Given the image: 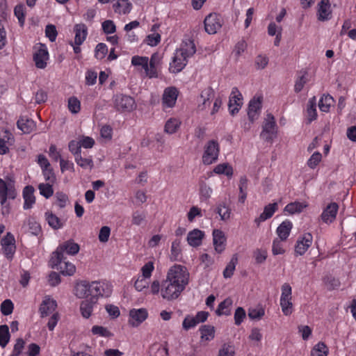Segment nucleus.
<instances>
[{
    "mask_svg": "<svg viewBox=\"0 0 356 356\" xmlns=\"http://www.w3.org/2000/svg\"><path fill=\"white\" fill-rule=\"evenodd\" d=\"M235 351L232 346L229 344H223L219 350L218 356H234Z\"/></svg>",
    "mask_w": 356,
    "mask_h": 356,
    "instance_id": "nucleus-57",
    "label": "nucleus"
},
{
    "mask_svg": "<svg viewBox=\"0 0 356 356\" xmlns=\"http://www.w3.org/2000/svg\"><path fill=\"white\" fill-rule=\"evenodd\" d=\"M220 154V145L216 140H209L204 146L202 162L204 165H211L216 162Z\"/></svg>",
    "mask_w": 356,
    "mask_h": 356,
    "instance_id": "nucleus-3",
    "label": "nucleus"
},
{
    "mask_svg": "<svg viewBox=\"0 0 356 356\" xmlns=\"http://www.w3.org/2000/svg\"><path fill=\"white\" fill-rule=\"evenodd\" d=\"M97 300L95 298H90L89 299L81 301L80 304V312L82 316L85 318H88L97 306Z\"/></svg>",
    "mask_w": 356,
    "mask_h": 356,
    "instance_id": "nucleus-14",
    "label": "nucleus"
},
{
    "mask_svg": "<svg viewBox=\"0 0 356 356\" xmlns=\"http://www.w3.org/2000/svg\"><path fill=\"white\" fill-rule=\"evenodd\" d=\"M108 53V48L106 44L99 43L95 51V56L96 58L102 60L103 59Z\"/></svg>",
    "mask_w": 356,
    "mask_h": 356,
    "instance_id": "nucleus-48",
    "label": "nucleus"
},
{
    "mask_svg": "<svg viewBox=\"0 0 356 356\" xmlns=\"http://www.w3.org/2000/svg\"><path fill=\"white\" fill-rule=\"evenodd\" d=\"M10 338L9 327L7 325H0V346L5 348Z\"/></svg>",
    "mask_w": 356,
    "mask_h": 356,
    "instance_id": "nucleus-36",
    "label": "nucleus"
},
{
    "mask_svg": "<svg viewBox=\"0 0 356 356\" xmlns=\"http://www.w3.org/2000/svg\"><path fill=\"white\" fill-rule=\"evenodd\" d=\"M113 8L115 13L127 14L130 13L132 5L129 0H118Z\"/></svg>",
    "mask_w": 356,
    "mask_h": 356,
    "instance_id": "nucleus-29",
    "label": "nucleus"
},
{
    "mask_svg": "<svg viewBox=\"0 0 356 356\" xmlns=\"http://www.w3.org/2000/svg\"><path fill=\"white\" fill-rule=\"evenodd\" d=\"M226 237L223 232L220 229L213 231V243L215 250L218 253H221L225 248Z\"/></svg>",
    "mask_w": 356,
    "mask_h": 356,
    "instance_id": "nucleus-13",
    "label": "nucleus"
},
{
    "mask_svg": "<svg viewBox=\"0 0 356 356\" xmlns=\"http://www.w3.org/2000/svg\"><path fill=\"white\" fill-rule=\"evenodd\" d=\"M199 331L201 334L202 339H204L207 341H209L214 337V327L210 325H202L200 327Z\"/></svg>",
    "mask_w": 356,
    "mask_h": 356,
    "instance_id": "nucleus-37",
    "label": "nucleus"
},
{
    "mask_svg": "<svg viewBox=\"0 0 356 356\" xmlns=\"http://www.w3.org/2000/svg\"><path fill=\"white\" fill-rule=\"evenodd\" d=\"M330 3L329 0H321L318 3V19L320 21L328 20L331 15Z\"/></svg>",
    "mask_w": 356,
    "mask_h": 356,
    "instance_id": "nucleus-24",
    "label": "nucleus"
},
{
    "mask_svg": "<svg viewBox=\"0 0 356 356\" xmlns=\"http://www.w3.org/2000/svg\"><path fill=\"white\" fill-rule=\"evenodd\" d=\"M148 316L147 310L145 308L132 309L129 311V324L132 327H138Z\"/></svg>",
    "mask_w": 356,
    "mask_h": 356,
    "instance_id": "nucleus-9",
    "label": "nucleus"
},
{
    "mask_svg": "<svg viewBox=\"0 0 356 356\" xmlns=\"http://www.w3.org/2000/svg\"><path fill=\"white\" fill-rule=\"evenodd\" d=\"M179 127V124L177 120L170 119L168 120L165 125V131L168 134L175 133Z\"/></svg>",
    "mask_w": 356,
    "mask_h": 356,
    "instance_id": "nucleus-58",
    "label": "nucleus"
},
{
    "mask_svg": "<svg viewBox=\"0 0 356 356\" xmlns=\"http://www.w3.org/2000/svg\"><path fill=\"white\" fill-rule=\"evenodd\" d=\"M45 35L51 42H54L58 35L56 26L53 24L47 25L45 28Z\"/></svg>",
    "mask_w": 356,
    "mask_h": 356,
    "instance_id": "nucleus-54",
    "label": "nucleus"
},
{
    "mask_svg": "<svg viewBox=\"0 0 356 356\" xmlns=\"http://www.w3.org/2000/svg\"><path fill=\"white\" fill-rule=\"evenodd\" d=\"M200 195L202 200H207L210 198L212 193V189L209 186L207 183L203 180H200Z\"/></svg>",
    "mask_w": 356,
    "mask_h": 356,
    "instance_id": "nucleus-41",
    "label": "nucleus"
},
{
    "mask_svg": "<svg viewBox=\"0 0 356 356\" xmlns=\"http://www.w3.org/2000/svg\"><path fill=\"white\" fill-rule=\"evenodd\" d=\"M196 51L195 45L193 40H186L183 41L181 47L178 52H180V56L183 58L188 59L192 56Z\"/></svg>",
    "mask_w": 356,
    "mask_h": 356,
    "instance_id": "nucleus-18",
    "label": "nucleus"
},
{
    "mask_svg": "<svg viewBox=\"0 0 356 356\" xmlns=\"http://www.w3.org/2000/svg\"><path fill=\"white\" fill-rule=\"evenodd\" d=\"M328 348L323 342H318L311 350V356H327Z\"/></svg>",
    "mask_w": 356,
    "mask_h": 356,
    "instance_id": "nucleus-39",
    "label": "nucleus"
},
{
    "mask_svg": "<svg viewBox=\"0 0 356 356\" xmlns=\"http://www.w3.org/2000/svg\"><path fill=\"white\" fill-rule=\"evenodd\" d=\"M293 227L292 222L288 220L283 221L277 228V234L279 238L282 241H286L289 236Z\"/></svg>",
    "mask_w": 356,
    "mask_h": 356,
    "instance_id": "nucleus-26",
    "label": "nucleus"
},
{
    "mask_svg": "<svg viewBox=\"0 0 356 356\" xmlns=\"http://www.w3.org/2000/svg\"><path fill=\"white\" fill-rule=\"evenodd\" d=\"M316 97H313L308 101L307 113L308 115V122L310 123L313 120L316 119Z\"/></svg>",
    "mask_w": 356,
    "mask_h": 356,
    "instance_id": "nucleus-32",
    "label": "nucleus"
},
{
    "mask_svg": "<svg viewBox=\"0 0 356 356\" xmlns=\"http://www.w3.org/2000/svg\"><path fill=\"white\" fill-rule=\"evenodd\" d=\"M265 314L264 309L262 307L259 308H251L248 310V316L252 320L261 319Z\"/></svg>",
    "mask_w": 356,
    "mask_h": 356,
    "instance_id": "nucleus-49",
    "label": "nucleus"
},
{
    "mask_svg": "<svg viewBox=\"0 0 356 356\" xmlns=\"http://www.w3.org/2000/svg\"><path fill=\"white\" fill-rule=\"evenodd\" d=\"M56 301L53 299L48 298L43 300L39 309L41 317L49 315L56 309Z\"/></svg>",
    "mask_w": 356,
    "mask_h": 356,
    "instance_id": "nucleus-25",
    "label": "nucleus"
},
{
    "mask_svg": "<svg viewBox=\"0 0 356 356\" xmlns=\"http://www.w3.org/2000/svg\"><path fill=\"white\" fill-rule=\"evenodd\" d=\"M262 97H254L248 104V115L251 122H253L258 117L261 108Z\"/></svg>",
    "mask_w": 356,
    "mask_h": 356,
    "instance_id": "nucleus-11",
    "label": "nucleus"
},
{
    "mask_svg": "<svg viewBox=\"0 0 356 356\" xmlns=\"http://www.w3.org/2000/svg\"><path fill=\"white\" fill-rule=\"evenodd\" d=\"M66 257L64 259H61L60 263L51 262L53 268H56L60 270V273L64 275H72L76 270L75 266L65 261Z\"/></svg>",
    "mask_w": 356,
    "mask_h": 356,
    "instance_id": "nucleus-15",
    "label": "nucleus"
},
{
    "mask_svg": "<svg viewBox=\"0 0 356 356\" xmlns=\"http://www.w3.org/2000/svg\"><path fill=\"white\" fill-rule=\"evenodd\" d=\"M76 163L82 168L92 169L93 167V161L91 157L83 158L81 155L76 156L74 158Z\"/></svg>",
    "mask_w": 356,
    "mask_h": 356,
    "instance_id": "nucleus-42",
    "label": "nucleus"
},
{
    "mask_svg": "<svg viewBox=\"0 0 356 356\" xmlns=\"http://www.w3.org/2000/svg\"><path fill=\"white\" fill-rule=\"evenodd\" d=\"M188 59L183 57H179L176 55L174 56L172 62L170 64L169 70L172 73H178L181 72L186 65Z\"/></svg>",
    "mask_w": 356,
    "mask_h": 356,
    "instance_id": "nucleus-27",
    "label": "nucleus"
},
{
    "mask_svg": "<svg viewBox=\"0 0 356 356\" xmlns=\"http://www.w3.org/2000/svg\"><path fill=\"white\" fill-rule=\"evenodd\" d=\"M114 103L118 111H131L135 108L134 99L130 96L122 94L115 96Z\"/></svg>",
    "mask_w": 356,
    "mask_h": 356,
    "instance_id": "nucleus-5",
    "label": "nucleus"
},
{
    "mask_svg": "<svg viewBox=\"0 0 356 356\" xmlns=\"http://www.w3.org/2000/svg\"><path fill=\"white\" fill-rule=\"evenodd\" d=\"M90 298L109 297L112 293V286L107 282H92L90 283Z\"/></svg>",
    "mask_w": 356,
    "mask_h": 356,
    "instance_id": "nucleus-4",
    "label": "nucleus"
},
{
    "mask_svg": "<svg viewBox=\"0 0 356 356\" xmlns=\"http://www.w3.org/2000/svg\"><path fill=\"white\" fill-rule=\"evenodd\" d=\"M232 305V300L229 298L225 299L219 305L216 311L218 316H229L231 314L229 307Z\"/></svg>",
    "mask_w": 356,
    "mask_h": 356,
    "instance_id": "nucleus-30",
    "label": "nucleus"
},
{
    "mask_svg": "<svg viewBox=\"0 0 356 356\" xmlns=\"http://www.w3.org/2000/svg\"><path fill=\"white\" fill-rule=\"evenodd\" d=\"M80 250V246L72 239L66 241L60 244L56 250L52 253L51 262L60 263L61 259H65L64 252L70 255L76 254Z\"/></svg>",
    "mask_w": 356,
    "mask_h": 356,
    "instance_id": "nucleus-2",
    "label": "nucleus"
},
{
    "mask_svg": "<svg viewBox=\"0 0 356 356\" xmlns=\"http://www.w3.org/2000/svg\"><path fill=\"white\" fill-rule=\"evenodd\" d=\"M214 95L213 90L209 87L204 90L202 91V93L200 95V99H202V102L199 104L198 108L200 110L205 109L207 106H209L211 104L210 99L213 97Z\"/></svg>",
    "mask_w": 356,
    "mask_h": 356,
    "instance_id": "nucleus-28",
    "label": "nucleus"
},
{
    "mask_svg": "<svg viewBox=\"0 0 356 356\" xmlns=\"http://www.w3.org/2000/svg\"><path fill=\"white\" fill-rule=\"evenodd\" d=\"M102 29L106 34H111L115 32L116 26L112 20L107 19L102 23Z\"/></svg>",
    "mask_w": 356,
    "mask_h": 356,
    "instance_id": "nucleus-59",
    "label": "nucleus"
},
{
    "mask_svg": "<svg viewBox=\"0 0 356 356\" xmlns=\"http://www.w3.org/2000/svg\"><path fill=\"white\" fill-rule=\"evenodd\" d=\"M90 283L87 281H81L74 286V295L79 298H84L90 296Z\"/></svg>",
    "mask_w": 356,
    "mask_h": 356,
    "instance_id": "nucleus-23",
    "label": "nucleus"
},
{
    "mask_svg": "<svg viewBox=\"0 0 356 356\" xmlns=\"http://www.w3.org/2000/svg\"><path fill=\"white\" fill-rule=\"evenodd\" d=\"M245 317L246 313L245 309L241 307H237L234 315L235 325H240Z\"/></svg>",
    "mask_w": 356,
    "mask_h": 356,
    "instance_id": "nucleus-50",
    "label": "nucleus"
},
{
    "mask_svg": "<svg viewBox=\"0 0 356 356\" xmlns=\"http://www.w3.org/2000/svg\"><path fill=\"white\" fill-rule=\"evenodd\" d=\"M216 213L220 216L222 220H227L230 217V209L224 203L218 204L216 208Z\"/></svg>",
    "mask_w": 356,
    "mask_h": 356,
    "instance_id": "nucleus-46",
    "label": "nucleus"
},
{
    "mask_svg": "<svg viewBox=\"0 0 356 356\" xmlns=\"http://www.w3.org/2000/svg\"><path fill=\"white\" fill-rule=\"evenodd\" d=\"M13 309L14 305L13 302L9 299L5 300L1 304V312L4 316H8L11 314L13 313Z\"/></svg>",
    "mask_w": 356,
    "mask_h": 356,
    "instance_id": "nucleus-47",
    "label": "nucleus"
},
{
    "mask_svg": "<svg viewBox=\"0 0 356 356\" xmlns=\"http://www.w3.org/2000/svg\"><path fill=\"white\" fill-rule=\"evenodd\" d=\"M154 264L152 261L146 263L141 268L142 276L145 278H149L152 275V273L154 270Z\"/></svg>",
    "mask_w": 356,
    "mask_h": 356,
    "instance_id": "nucleus-62",
    "label": "nucleus"
},
{
    "mask_svg": "<svg viewBox=\"0 0 356 356\" xmlns=\"http://www.w3.org/2000/svg\"><path fill=\"white\" fill-rule=\"evenodd\" d=\"M276 127L275 120L274 116L271 113L267 114V118L266 119V122L263 125L262 131H268V132H276L275 131Z\"/></svg>",
    "mask_w": 356,
    "mask_h": 356,
    "instance_id": "nucleus-43",
    "label": "nucleus"
},
{
    "mask_svg": "<svg viewBox=\"0 0 356 356\" xmlns=\"http://www.w3.org/2000/svg\"><path fill=\"white\" fill-rule=\"evenodd\" d=\"M307 207V204L299 202H294L288 204L285 208L284 211H286L289 213L290 214H294L296 213H300L302 211L303 209Z\"/></svg>",
    "mask_w": 356,
    "mask_h": 356,
    "instance_id": "nucleus-38",
    "label": "nucleus"
},
{
    "mask_svg": "<svg viewBox=\"0 0 356 356\" xmlns=\"http://www.w3.org/2000/svg\"><path fill=\"white\" fill-rule=\"evenodd\" d=\"M277 209L278 204L277 202L266 205L264 209V211L254 220V222L259 226L261 222L270 218Z\"/></svg>",
    "mask_w": 356,
    "mask_h": 356,
    "instance_id": "nucleus-16",
    "label": "nucleus"
},
{
    "mask_svg": "<svg viewBox=\"0 0 356 356\" xmlns=\"http://www.w3.org/2000/svg\"><path fill=\"white\" fill-rule=\"evenodd\" d=\"M322 155L320 152H314L307 161V165L311 168H314L321 161Z\"/></svg>",
    "mask_w": 356,
    "mask_h": 356,
    "instance_id": "nucleus-61",
    "label": "nucleus"
},
{
    "mask_svg": "<svg viewBox=\"0 0 356 356\" xmlns=\"http://www.w3.org/2000/svg\"><path fill=\"white\" fill-rule=\"evenodd\" d=\"M313 237L310 233H305L300 236L295 246V252L296 254L302 255L312 243Z\"/></svg>",
    "mask_w": 356,
    "mask_h": 356,
    "instance_id": "nucleus-10",
    "label": "nucleus"
},
{
    "mask_svg": "<svg viewBox=\"0 0 356 356\" xmlns=\"http://www.w3.org/2000/svg\"><path fill=\"white\" fill-rule=\"evenodd\" d=\"M177 95L178 91L175 88L172 87L166 88L163 97V104L168 107H172L175 104Z\"/></svg>",
    "mask_w": 356,
    "mask_h": 356,
    "instance_id": "nucleus-22",
    "label": "nucleus"
},
{
    "mask_svg": "<svg viewBox=\"0 0 356 356\" xmlns=\"http://www.w3.org/2000/svg\"><path fill=\"white\" fill-rule=\"evenodd\" d=\"M74 31L75 32L74 44L81 45L88 34L87 26L84 24H77L74 26Z\"/></svg>",
    "mask_w": 356,
    "mask_h": 356,
    "instance_id": "nucleus-21",
    "label": "nucleus"
},
{
    "mask_svg": "<svg viewBox=\"0 0 356 356\" xmlns=\"http://www.w3.org/2000/svg\"><path fill=\"white\" fill-rule=\"evenodd\" d=\"M204 236V232L198 229H195L188 234L187 241L191 246L197 247L201 245Z\"/></svg>",
    "mask_w": 356,
    "mask_h": 356,
    "instance_id": "nucleus-20",
    "label": "nucleus"
},
{
    "mask_svg": "<svg viewBox=\"0 0 356 356\" xmlns=\"http://www.w3.org/2000/svg\"><path fill=\"white\" fill-rule=\"evenodd\" d=\"M46 220L49 225L54 229H58L63 227V222L55 214L49 212L45 213Z\"/></svg>",
    "mask_w": 356,
    "mask_h": 356,
    "instance_id": "nucleus-31",
    "label": "nucleus"
},
{
    "mask_svg": "<svg viewBox=\"0 0 356 356\" xmlns=\"http://www.w3.org/2000/svg\"><path fill=\"white\" fill-rule=\"evenodd\" d=\"M18 129H19L24 134H30L35 128V122L26 117H20L17 122Z\"/></svg>",
    "mask_w": 356,
    "mask_h": 356,
    "instance_id": "nucleus-19",
    "label": "nucleus"
},
{
    "mask_svg": "<svg viewBox=\"0 0 356 356\" xmlns=\"http://www.w3.org/2000/svg\"><path fill=\"white\" fill-rule=\"evenodd\" d=\"M334 102V98L331 95H323L318 102V107L321 111L327 113Z\"/></svg>",
    "mask_w": 356,
    "mask_h": 356,
    "instance_id": "nucleus-33",
    "label": "nucleus"
},
{
    "mask_svg": "<svg viewBox=\"0 0 356 356\" xmlns=\"http://www.w3.org/2000/svg\"><path fill=\"white\" fill-rule=\"evenodd\" d=\"M38 45V49L33 54V60L37 68L44 69L47 66L49 53L45 44L39 43Z\"/></svg>",
    "mask_w": 356,
    "mask_h": 356,
    "instance_id": "nucleus-7",
    "label": "nucleus"
},
{
    "mask_svg": "<svg viewBox=\"0 0 356 356\" xmlns=\"http://www.w3.org/2000/svg\"><path fill=\"white\" fill-rule=\"evenodd\" d=\"M213 172L216 174L222 175L224 174L227 177H231L233 175V168L228 163H220L217 165L214 169Z\"/></svg>",
    "mask_w": 356,
    "mask_h": 356,
    "instance_id": "nucleus-40",
    "label": "nucleus"
},
{
    "mask_svg": "<svg viewBox=\"0 0 356 356\" xmlns=\"http://www.w3.org/2000/svg\"><path fill=\"white\" fill-rule=\"evenodd\" d=\"M91 331L93 334L99 335L104 337H110L113 335L111 332L106 327L99 325H94L92 327Z\"/></svg>",
    "mask_w": 356,
    "mask_h": 356,
    "instance_id": "nucleus-52",
    "label": "nucleus"
},
{
    "mask_svg": "<svg viewBox=\"0 0 356 356\" xmlns=\"http://www.w3.org/2000/svg\"><path fill=\"white\" fill-rule=\"evenodd\" d=\"M53 184H40L38 186V188L40 190V193L44 196V197L49 198L54 194V190L52 188Z\"/></svg>",
    "mask_w": 356,
    "mask_h": 356,
    "instance_id": "nucleus-44",
    "label": "nucleus"
},
{
    "mask_svg": "<svg viewBox=\"0 0 356 356\" xmlns=\"http://www.w3.org/2000/svg\"><path fill=\"white\" fill-rule=\"evenodd\" d=\"M339 206L336 202L329 204L321 215V220L325 223L332 222L338 211Z\"/></svg>",
    "mask_w": 356,
    "mask_h": 356,
    "instance_id": "nucleus-12",
    "label": "nucleus"
},
{
    "mask_svg": "<svg viewBox=\"0 0 356 356\" xmlns=\"http://www.w3.org/2000/svg\"><path fill=\"white\" fill-rule=\"evenodd\" d=\"M81 104L75 97H71L68 99V108L72 113H77L80 111Z\"/></svg>",
    "mask_w": 356,
    "mask_h": 356,
    "instance_id": "nucleus-51",
    "label": "nucleus"
},
{
    "mask_svg": "<svg viewBox=\"0 0 356 356\" xmlns=\"http://www.w3.org/2000/svg\"><path fill=\"white\" fill-rule=\"evenodd\" d=\"M24 8L22 4H18L14 8L15 15L17 17L21 26L24 25L25 21Z\"/></svg>",
    "mask_w": 356,
    "mask_h": 356,
    "instance_id": "nucleus-56",
    "label": "nucleus"
},
{
    "mask_svg": "<svg viewBox=\"0 0 356 356\" xmlns=\"http://www.w3.org/2000/svg\"><path fill=\"white\" fill-rule=\"evenodd\" d=\"M145 213L139 211H136L132 214V223L136 225H140L145 219Z\"/></svg>",
    "mask_w": 356,
    "mask_h": 356,
    "instance_id": "nucleus-64",
    "label": "nucleus"
},
{
    "mask_svg": "<svg viewBox=\"0 0 356 356\" xmlns=\"http://www.w3.org/2000/svg\"><path fill=\"white\" fill-rule=\"evenodd\" d=\"M159 63V56L157 54H153L151 56L149 64V76L150 78L152 77H156L157 76V72L156 70V66L157 63Z\"/></svg>",
    "mask_w": 356,
    "mask_h": 356,
    "instance_id": "nucleus-45",
    "label": "nucleus"
},
{
    "mask_svg": "<svg viewBox=\"0 0 356 356\" xmlns=\"http://www.w3.org/2000/svg\"><path fill=\"white\" fill-rule=\"evenodd\" d=\"M69 150L74 155H81V144L79 141L71 140L68 144Z\"/></svg>",
    "mask_w": 356,
    "mask_h": 356,
    "instance_id": "nucleus-63",
    "label": "nucleus"
},
{
    "mask_svg": "<svg viewBox=\"0 0 356 356\" xmlns=\"http://www.w3.org/2000/svg\"><path fill=\"white\" fill-rule=\"evenodd\" d=\"M282 241L280 238L274 239L272 247V252L274 255L282 254L284 252Z\"/></svg>",
    "mask_w": 356,
    "mask_h": 356,
    "instance_id": "nucleus-60",
    "label": "nucleus"
},
{
    "mask_svg": "<svg viewBox=\"0 0 356 356\" xmlns=\"http://www.w3.org/2000/svg\"><path fill=\"white\" fill-rule=\"evenodd\" d=\"M188 282V274L183 270L181 266L175 265L171 267L168 272L166 280L161 284L162 298L167 300L177 299Z\"/></svg>",
    "mask_w": 356,
    "mask_h": 356,
    "instance_id": "nucleus-1",
    "label": "nucleus"
},
{
    "mask_svg": "<svg viewBox=\"0 0 356 356\" xmlns=\"http://www.w3.org/2000/svg\"><path fill=\"white\" fill-rule=\"evenodd\" d=\"M181 241L179 239H175L172 243L171 250H170V259L172 261H179L181 257V247H180Z\"/></svg>",
    "mask_w": 356,
    "mask_h": 356,
    "instance_id": "nucleus-34",
    "label": "nucleus"
},
{
    "mask_svg": "<svg viewBox=\"0 0 356 356\" xmlns=\"http://www.w3.org/2000/svg\"><path fill=\"white\" fill-rule=\"evenodd\" d=\"M242 100V95L238 88L236 87L233 88L228 104L229 113L232 115H234L238 112L243 104Z\"/></svg>",
    "mask_w": 356,
    "mask_h": 356,
    "instance_id": "nucleus-8",
    "label": "nucleus"
},
{
    "mask_svg": "<svg viewBox=\"0 0 356 356\" xmlns=\"http://www.w3.org/2000/svg\"><path fill=\"white\" fill-rule=\"evenodd\" d=\"M237 263L238 257L235 254L232 256L230 261L228 263L223 270V276L225 278H230L233 275Z\"/></svg>",
    "mask_w": 356,
    "mask_h": 356,
    "instance_id": "nucleus-35",
    "label": "nucleus"
},
{
    "mask_svg": "<svg viewBox=\"0 0 356 356\" xmlns=\"http://www.w3.org/2000/svg\"><path fill=\"white\" fill-rule=\"evenodd\" d=\"M280 305L284 315L289 316L292 313L293 304L291 302V299L280 300Z\"/></svg>",
    "mask_w": 356,
    "mask_h": 356,
    "instance_id": "nucleus-53",
    "label": "nucleus"
},
{
    "mask_svg": "<svg viewBox=\"0 0 356 356\" xmlns=\"http://www.w3.org/2000/svg\"><path fill=\"white\" fill-rule=\"evenodd\" d=\"M197 324H198L197 321H196L195 316L187 315L182 323V326L185 330H188L189 329L194 327Z\"/></svg>",
    "mask_w": 356,
    "mask_h": 356,
    "instance_id": "nucleus-55",
    "label": "nucleus"
},
{
    "mask_svg": "<svg viewBox=\"0 0 356 356\" xmlns=\"http://www.w3.org/2000/svg\"><path fill=\"white\" fill-rule=\"evenodd\" d=\"M204 29L209 34H214L222 26V19L216 13H211L204 21Z\"/></svg>",
    "mask_w": 356,
    "mask_h": 356,
    "instance_id": "nucleus-6",
    "label": "nucleus"
},
{
    "mask_svg": "<svg viewBox=\"0 0 356 356\" xmlns=\"http://www.w3.org/2000/svg\"><path fill=\"white\" fill-rule=\"evenodd\" d=\"M35 189L32 186H26L23 189V198L24 200V209H29L35 202L34 195Z\"/></svg>",
    "mask_w": 356,
    "mask_h": 356,
    "instance_id": "nucleus-17",
    "label": "nucleus"
}]
</instances>
